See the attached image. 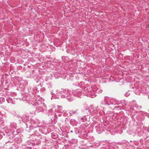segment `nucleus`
<instances>
[{
  "mask_svg": "<svg viewBox=\"0 0 149 149\" xmlns=\"http://www.w3.org/2000/svg\"><path fill=\"white\" fill-rule=\"evenodd\" d=\"M31 127L33 128H36L38 126V125L40 124L39 121L37 119H31L30 120Z\"/></svg>",
  "mask_w": 149,
  "mask_h": 149,
  "instance_id": "423d86ee",
  "label": "nucleus"
},
{
  "mask_svg": "<svg viewBox=\"0 0 149 149\" xmlns=\"http://www.w3.org/2000/svg\"><path fill=\"white\" fill-rule=\"evenodd\" d=\"M57 111H58L61 112H63L62 107L61 106H58V107Z\"/></svg>",
  "mask_w": 149,
  "mask_h": 149,
  "instance_id": "9b49d317",
  "label": "nucleus"
},
{
  "mask_svg": "<svg viewBox=\"0 0 149 149\" xmlns=\"http://www.w3.org/2000/svg\"><path fill=\"white\" fill-rule=\"evenodd\" d=\"M44 99H43L42 101H44Z\"/></svg>",
  "mask_w": 149,
  "mask_h": 149,
  "instance_id": "a211bd4d",
  "label": "nucleus"
},
{
  "mask_svg": "<svg viewBox=\"0 0 149 149\" xmlns=\"http://www.w3.org/2000/svg\"><path fill=\"white\" fill-rule=\"evenodd\" d=\"M32 137H33L34 138L32 139L33 141H35L37 139V138L38 137V136L36 135H33L32 136Z\"/></svg>",
  "mask_w": 149,
  "mask_h": 149,
  "instance_id": "f8f14e48",
  "label": "nucleus"
},
{
  "mask_svg": "<svg viewBox=\"0 0 149 149\" xmlns=\"http://www.w3.org/2000/svg\"><path fill=\"white\" fill-rule=\"evenodd\" d=\"M4 101V99L2 97H0V103H2Z\"/></svg>",
  "mask_w": 149,
  "mask_h": 149,
  "instance_id": "2eb2a0df",
  "label": "nucleus"
},
{
  "mask_svg": "<svg viewBox=\"0 0 149 149\" xmlns=\"http://www.w3.org/2000/svg\"><path fill=\"white\" fill-rule=\"evenodd\" d=\"M105 101L106 104L110 105L111 104H119L120 103V101L118 100H116L115 99L110 98L108 97H107L105 99Z\"/></svg>",
  "mask_w": 149,
  "mask_h": 149,
  "instance_id": "20e7f679",
  "label": "nucleus"
},
{
  "mask_svg": "<svg viewBox=\"0 0 149 149\" xmlns=\"http://www.w3.org/2000/svg\"><path fill=\"white\" fill-rule=\"evenodd\" d=\"M85 91H86L85 94L88 95V97L92 98L96 96L95 93H100L102 91V90L100 89H97L96 90L95 88L93 89L91 87L90 88V86H87L86 90L85 89Z\"/></svg>",
  "mask_w": 149,
  "mask_h": 149,
  "instance_id": "f03ea898",
  "label": "nucleus"
},
{
  "mask_svg": "<svg viewBox=\"0 0 149 149\" xmlns=\"http://www.w3.org/2000/svg\"><path fill=\"white\" fill-rule=\"evenodd\" d=\"M47 86L48 88L50 90V88H52V84L51 83H48L47 84Z\"/></svg>",
  "mask_w": 149,
  "mask_h": 149,
  "instance_id": "ddd939ff",
  "label": "nucleus"
},
{
  "mask_svg": "<svg viewBox=\"0 0 149 149\" xmlns=\"http://www.w3.org/2000/svg\"><path fill=\"white\" fill-rule=\"evenodd\" d=\"M46 90L45 88L44 87H42L40 89V91L41 92H43Z\"/></svg>",
  "mask_w": 149,
  "mask_h": 149,
  "instance_id": "4468645a",
  "label": "nucleus"
},
{
  "mask_svg": "<svg viewBox=\"0 0 149 149\" xmlns=\"http://www.w3.org/2000/svg\"><path fill=\"white\" fill-rule=\"evenodd\" d=\"M71 96H72L71 94L69 93V94L65 97L68 101H71L73 100V97Z\"/></svg>",
  "mask_w": 149,
  "mask_h": 149,
  "instance_id": "6e6552de",
  "label": "nucleus"
},
{
  "mask_svg": "<svg viewBox=\"0 0 149 149\" xmlns=\"http://www.w3.org/2000/svg\"><path fill=\"white\" fill-rule=\"evenodd\" d=\"M6 100L8 103H10L11 104H14L15 103V102L14 98L13 99V100L12 98L10 97H8L6 98Z\"/></svg>",
  "mask_w": 149,
  "mask_h": 149,
  "instance_id": "0eeeda50",
  "label": "nucleus"
},
{
  "mask_svg": "<svg viewBox=\"0 0 149 149\" xmlns=\"http://www.w3.org/2000/svg\"><path fill=\"white\" fill-rule=\"evenodd\" d=\"M148 132H149V129L148 130Z\"/></svg>",
  "mask_w": 149,
  "mask_h": 149,
  "instance_id": "6ab92c4d",
  "label": "nucleus"
},
{
  "mask_svg": "<svg viewBox=\"0 0 149 149\" xmlns=\"http://www.w3.org/2000/svg\"><path fill=\"white\" fill-rule=\"evenodd\" d=\"M87 86L85 87L84 89V90H82L81 87H79L78 89L73 91L72 93L74 96H77L78 97H80V96L82 95V93L83 92V93L88 96L87 95L85 94L86 91H85V89L86 90Z\"/></svg>",
  "mask_w": 149,
  "mask_h": 149,
  "instance_id": "7ed1b4c3",
  "label": "nucleus"
},
{
  "mask_svg": "<svg viewBox=\"0 0 149 149\" xmlns=\"http://www.w3.org/2000/svg\"><path fill=\"white\" fill-rule=\"evenodd\" d=\"M35 101L34 105H38L36 108V110L37 112H40L43 111L44 110H46V106L45 104L44 103L42 102L40 100H42V98L38 96V98L35 99Z\"/></svg>",
  "mask_w": 149,
  "mask_h": 149,
  "instance_id": "f257e3e1",
  "label": "nucleus"
},
{
  "mask_svg": "<svg viewBox=\"0 0 149 149\" xmlns=\"http://www.w3.org/2000/svg\"><path fill=\"white\" fill-rule=\"evenodd\" d=\"M51 134H52V138H55V137H53L54 136H55V135H54V133H52Z\"/></svg>",
  "mask_w": 149,
  "mask_h": 149,
  "instance_id": "dca6fc26",
  "label": "nucleus"
},
{
  "mask_svg": "<svg viewBox=\"0 0 149 149\" xmlns=\"http://www.w3.org/2000/svg\"><path fill=\"white\" fill-rule=\"evenodd\" d=\"M58 93H59L61 96V97L63 98L65 97L67 95H68L70 92L68 90L66 89H61L60 90H58L57 91Z\"/></svg>",
  "mask_w": 149,
  "mask_h": 149,
  "instance_id": "39448f33",
  "label": "nucleus"
},
{
  "mask_svg": "<svg viewBox=\"0 0 149 149\" xmlns=\"http://www.w3.org/2000/svg\"><path fill=\"white\" fill-rule=\"evenodd\" d=\"M17 124L16 123H11L10 125V127L12 128V129L14 130L16 129L17 128Z\"/></svg>",
  "mask_w": 149,
  "mask_h": 149,
  "instance_id": "1a4fd4ad",
  "label": "nucleus"
},
{
  "mask_svg": "<svg viewBox=\"0 0 149 149\" xmlns=\"http://www.w3.org/2000/svg\"><path fill=\"white\" fill-rule=\"evenodd\" d=\"M69 113L71 114H73L76 113H78V110L75 111L73 110H70Z\"/></svg>",
  "mask_w": 149,
  "mask_h": 149,
  "instance_id": "9d476101",
  "label": "nucleus"
},
{
  "mask_svg": "<svg viewBox=\"0 0 149 149\" xmlns=\"http://www.w3.org/2000/svg\"><path fill=\"white\" fill-rule=\"evenodd\" d=\"M125 96H128V95H129L127 93L125 94Z\"/></svg>",
  "mask_w": 149,
  "mask_h": 149,
  "instance_id": "f3484780",
  "label": "nucleus"
},
{
  "mask_svg": "<svg viewBox=\"0 0 149 149\" xmlns=\"http://www.w3.org/2000/svg\"><path fill=\"white\" fill-rule=\"evenodd\" d=\"M148 27H149V26H148Z\"/></svg>",
  "mask_w": 149,
  "mask_h": 149,
  "instance_id": "aec40b11",
  "label": "nucleus"
}]
</instances>
